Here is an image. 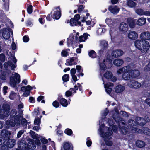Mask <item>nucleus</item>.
<instances>
[{
    "mask_svg": "<svg viewBox=\"0 0 150 150\" xmlns=\"http://www.w3.org/2000/svg\"><path fill=\"white\" fill-rule=\"evenodd\" d=\"M136 47L142 53H145L149 49L150 45L149 42L144 40H137L134 42Z\"/></svg>",
    "mask_w": 150,
    "mask_h": 150,
    "instance_id": "nucleus-1",
    "label": "nucleus"
},
{
    "mask_svg": "<svg viewBox=\"0 0 150 150\" xmlns=\"http://www.w3.org/2000/svg\"><path fill=\"white\" fill-rule=\"evenodd\" d=\"M4 131H4V132H6V134H5L6 135L5 136H4V140L2 142L3 143H2V144H4L6 142V144L10 148H12L15 144L16 141L15 139H10L11 135V134L10 131L6 129H4Z\"/></svg>",
    "mask_w": 150,
    "mask_h": 150,
    "instance_id": "nucleus-2",
    "label": "nucleus"
},
{
    "mask_svg": "<svg viewBox=\"0 0 150 150\" xmlns=\"http://www.w3.org/2000/svg\"><path fill=\"white\" fill-rule=\"evenodd\" d=\"M4 66L5 69V70L3 71L1 70V74L0 76V79L3 80H6V76H9L11 75V72L10 70L8 69V62H5L4 64Z\"/></svg>",
    "mask_w": 150,
    "mask_h": 150,
    "instance_id": "nucleus-3",
    "label": "nucleus"
},
{
    "mask_svg": "<svg viewBox=\"0 0 150 150\" xmlns=\"http://www.w3.org/2000/svg\"><path fill=\"white\" fill-rule=\"evenodd\" d=\"M18 116L16 117L15 119H11L9 120H7L6 122V126L5 127L7 129H9L11 127H14L16 124L20 125L21 121V119L19 118Z\"/></svg>",
    "mask_w": 150,
    "mask_h": 150,
    "instance_id": "nucleus-4",
    "label": "nucleus"
},
{
    "mask_svg": "<svg viewBox=\"0 0 150 150\" xmlns=\"http://www.w3.org/2000/svg\"><path fill=\"white\" fill-rule=\"evenodd\" d=\"M20 75L18 73H15L14 76H11L10 77V84L13 87H16L17 84L19 83L20 81Z\"/></svg>",
    "mask_w": 150,
    "mask_h": 150,
    "instance_id": "nucleus-5",
    "label": "nucleus"
},
{
    "mask_svg": "<svg viewBox=\"0 0 150 150\" xmlns=\"http://www.w3.org/2000/svg\"><path fill=\"white\" fill-rule=\"evenodd\" d=\"M2 108L3 112L0 111V115L3 118L8 117L9 115V112L10 110V106L8 104H4L3 105Z\"/></svg>",
    "mask_w": 150,
    "mask_h": 150,
    "instance_id": "nucleus-6",
    "label": "nucleus"
},
{
    "mask_svg": "<svg viewBox=\"0 0 150 150\" xmlns=\"http://www.w3.org/2000/svg\"><path fill=\"white\" fill-rule=\"evenodd\" d=\"M2 36L3 38L5 40H8L10 37V33L13 34V32L11 29L8 28L6 29L4 28L1 30Z\"/></svg>",
    "mask_w": 150,
    "mask_h": 150,
    "instance_id": "nucleus-7",
    "label": "nucleus"
},
{
    "mask_svg": "<svg viewBox=\"0 0 150 150\" xmlns=\"http://www.w3.org/2000/svg\"><path fill=\"white\" fill-rule=\"evenodd\" d=\"M129 66H125L124 67V72L122 75V78L125 80H128L132 79L130 69L128 68Z\"/></svg>",
    "mask_w": 150,
    "mask_h": 150,
    "instance_id": "nucleus-8",
    "label": "nucleus"
},
{
    "mask_svg": "<svg viewBox=\"0 0 150 150\" xmlns=\"http://www.w3.org/2000/svg\"><path fill=\"white\" fill-rule=\"evenodd\" d=\"M57 100L60 105L63 107H66L68 105L67 100L63 98L62 95H59L57 98Z\"/></svg>",
    "mask_w": 150,
    "mask_h": 150,
    "instance_id": "nucleus-9",
    "label": "nucleus"
},
{
    "mask_svg": "<svg viewBox=\"0 0 150 150\" xmlns=\"http://www.w3.org/2000/svg\"><path fill=\"white\" fill-rule=\"evenodd\" d=\"M18 147L21 149L25 150L27 149V144L25 140L19 141L18 142Z\"/></svg>",
    "mask_w": 150,
    "mask_h": 150,
    "instance_id": "nucleus-10",
    "label": "nucleus"
},
{
    "mask_svg": "<svg viewBox=\"0 0 150 150\" xmlns=\"http://www.w3.org/2000/svg\"><path fill=\"white\" fill-rule=\"evenodd\" d=\"M17 111L15 109H11L10 112H9V114L10 115V118L14 119L16 118V117L18 116L19 118L21 119V116L20 115L18 114L17 115Z\"/></svg>",
    "mask_w": 150,
    "mask_h": 150,
    "instance_id": "nucleus-11",
    "label": "nucleus"
},
{
    "mask_svg": "<svg viewBox=\"0 0 150 150\" xmlns=\"http://www.w3.org/2000/svg\"><path fill=\"white\" fill-rule=\"evenodd\" d=\"M135 120L136 121L137 125L143 126L145 124L147 121L143 117H136Z\"/></svg>",
    "mask_w": 150,
    "mask_h": 150,
    "instance_id": "nucleus-12",
    "label": "nucleus"
},
{
    "mask_svg": "<svg viewBox=\"0 0 150 150\" xmlns=\"http://www.w3.org/2000/svg\"><path fill=\"white\" fill-rule=\"evenodd\" d=\"M61 11L58 10L55 11L54 13L51 11L50 13L51 17L55 19H59L61 16Z\"/></svg>",
    "mask_w": 150,
    "mask_h": 150,
    "instance_id": "nucleus-13",
    "label": "nucleus"
},
{
    "mask_svg": "<svg viewBox=\"0 0 150 150\" xmlns=\"http://www.w3.org/2000/svg\"><path fill=\"white\" fill-rule=\"evenodd\" d=\"M123 54V51L120 49L116 50H114L111 53L113 57L117 58L122 56Z\"/></svg>",
    "mask_w": 150,
    "mask_h": 150,
    "instance_id": "nucleus-14",
    "label": "nucleus"
},
{
    "mask_svg": "<svg viewBox=\"0 0 150 150\" xmlns=\"http://www.w3.org/2000/svg\"><path fill=\"white\" fill-rule=\"evenodd\" d=\"M105 60L106 62H108L110 63L112 62V61L108 58H107L106 59H104L103 62H100L99 66L100 67V69L102 71H104L106 69V66L105 63Z\"/></svg>",
    "mask_w": 150,
    "mask_h": 150,
    "instance_id": "nucleus-15",
    "label": "nucleus"
},
{
    "mask_svg": "<svg viewBox=\"0 0 150 150\" xmlns=\"http://www.w3.org/2000/svg\"><path fill=\"white\" fill-rule=\"evenodd\" d=\"M140 38L142 40H149L150 39V33L149 32H144L142 33L140 36Z\"/></svg>",
    "mask_w": 150,
    "mask_h": 150,
    "instance_id": "nucleus-16",
    "label": "nucleus"
},
{
    "mask_svg": "<svg viewBox=\"0 0 150 150\" xmlns=\"http://www.w3.org/2000/svg\"><path fill=\"white\" fill-rule=\"evenodd\" d=\"M130 86L132 88H138L141 86V84L135 80H132L130 81Z\"/></svg>",
    "mask_w": 150,
    "mask_h": 150,
    "instance_id": "nucleus-17",
    "label": "nucleus"
},
{
    "mask_svg": "<svg viewBox=\"0 0 150 150\" xmlns=\"http://www.w3.org/2000/svg\"><path fill=\"white\" fill-rule=\"evenodd\" d=\"M120 30L124 33L126 32L128 30V25L124 22L121 23L119 26Z\"/></svg>",
    "mask_w": 150,
    "mask_h": 150,
    "instance_id": "nucleus-18",
    "label": "nucleus"
},
{
    "mask_svg": "<svg viewBox=\"0 0 150 150\" xmlns=\"http://www.w3.org/2000/svg\"><path fill=\"white\" fill-rule=\"evenodd\" d=\"M128 36L130 39L134 40L138 38V35L135 31H130L128 34Z\"/></svg>",
    "mask_w": 150,
    "mask_h": 150,
    "instance_id": "nucleus-19",
    "label": "nucleus"
},
{
    "mask_svg": "<svg viewBox=\"0 0 150 150\" xmlns=\"http://www.w3.org/2000/svg\"><path fill=\"white\" fill-rule=\"evenodd\" d=\"M27 147L29 149H35L36 147L35 141L33 139H31L27 144Z\"/></svg>",
    "mask_w": 150,
    "mask_h": 150,
    "instance_id": "nucleus-20",
    "label": "nucleus"
},
{
    "mask_svg": "<svg viewBox=\"0 0 150 150\" xmlns=\"http://www.w3.org/2000/svg\"><path fill=\"white\" fill-rule=\"evenodd\" d=\"M108 10L112 13L113 14H117L119 11V8L116 6L114 7L111 6L109 7Z\"/></svg>",
    "mask_w": 150,
    "mask_h": 150,
    "instance_id": "nucleus-21",
    "label": "nucleus"
},
{
    "mask_svg": "<svg viewBox=\"0 0 150 150\" xmlns=\"http://www.w3.org/2000/svg\"><path fill=\"white\" fill-rule=\"evenodd\" d=\"M63 148L64 150H73V146L71 143L67 142L64 143Z\"/></svg>",
    "mask_w": 150,
    "mask_h": 150,
    "instance_id": "nucleus-22",
    "label": "nucleus"
},
{
    "mask_svg": "<svg viewBox=\"0 0 150 150\" xmlns=\"http://www.w3.org/2000/svg\"><path fill=\"white\" fill-rule=\"evenodd\" d=\"M137 122L136 121H135L132 119H129L128 120V123L129 126L132 129H132H134V127H137Z\"/></svg>",
    "mask_w": 150,
    "mask_h": 150,
    "instance_id": "nucleus-23",
    "label": "nucleus"
},
{
    "mask_svg": "<svg viewBox=\"0 0 150 150\" xmlns=\"http://www.w3.org/2000/svg\"><path fill=\"white\" fill-rule=\"evenodd\" d=\"M132 75V78H136L140 74L139 71L137 70L130 69Z\"/></svg>",
    "mask_w": 150,
    "mask_h": 150,
    "instance_id": "nucleus-24",
    "label": "nucleus"
},
{
    "mask_svg": "<svg viewBox=\"0 0 150 150\" xmlns=\"http://www.w3.org/2000/svg\"><path fill=\"white\" fill-rule=\"evenodd\" d=\"M136 145L138 148H142L145 146V143L143 141L138 140L136 142Z\"/></svg>",
    "mask_w": 150,
    "mask_h": 150,
    "instance_id": "nucleus-25",
    "label": "nucleus"
},
{
    "mask_svg": "<svg viewBox=\"0 0 150 150\" xmlns=\"http://www.w3.org/2000/svg\"><path fill=\"white\" fill-rule=\"evenodd\" d=\"M125 87L121 85L117 86L115 88V91L116 93H121L125 90Z\"/></svg>",
    "mask_w": 150,
    "mask_h": 150,
    "instance_id": "nucleus-26",
    "label": "nucleus"
},
{
    "mask_svg": "<svg viewBox=\"0 0 150 150\" xmlns=\"http://www.w3.org/2000/svg\"><path fill=\"white\" fill-rule=\"evenodd\" d=\"M124 63L123 60L121 59H117L114 60L113 63L115 65L117 66H120Z\"/></svg>",
    "mask_w": 150,
    "mask_h": 150,
    "instance_id": "nucleus-27",
    "label": "nucleus"
},
{
    "mask_svg": "<svg viewBox=\"0 0 150 150\" xmlns=\"http://www.w3.org/2000/svg\"><path fill=\"white\" fill-rule=\"evenodd\" d=\"M146 19L144 18H141L137 20V23L139 25H143L146 23Z\"/></svg>",
    "mask_w": 150,
    "mask_h": 150,
    "instance_id": "nucleus-28",
    "label": "nucleus"
},
{
    "mask_svg": "<svg viewBox=\"0 0 150 150\" xmlns=\"http://www.w3.org/2000/svg\"><path fill=\"white\" fill-rule=\"evenodd\" d=\"M113 76V74L111 72L108 71L104 74V77L107 79H111Z\"/></svg>",
    "mask_w": 150,
    "mask_h": 150,
    "instance_id": "nucleus-29",
    "label": "nucleus"
},
{
    "mask_svg": "<svg viewBox=\"0 0 150 150\" xmlns=\"http://www.w3.org/2000/svg\"><path fill=\"white\" fill-rule=\"evenodd\" d=\"M30 133L31 135V137L33 139L40 138L41 137L40 135H38L37 134H36L35 132L32 130L30 131Z\"/></svg>",
    "mask_w": 150,
    "mask_h": 150,
    "instance_id": "nucleus-30",
    "label": "nucleus"
},
{
    "mask_svg": "<svg viewBox=\"0 0 150 150\" xmlns=\"http://www.w3.org/2000/svg\"><path fill=\"white\" fill-rule=\"evenodd\" d=\"M4 131L6 132V131H4V129L2 130L1 133V136L0 137V145L2 144V142L4 140V136H5V134H6V132H4Z\"/></svg>",
    "mask_w": 150,
    "mask_h": 150,
    "instance_id": "nucleus-31",
    "label": "nucleus"
},
{
    "mask_svg": "<svg viewBox=\"0 0 150 150\" xmlns=\"http://www.w3.org/2000/svg\"><path fill=\"white\" fill-rule=\"evenodd\" d=\"M127 22L130 28H134L135 25V23L134 21L132 19H128Z\"/></svg>",
    "mask_w": 150,
    "mask_h": 150,
    "instance_id": "nucleus-32",
    "label": "nucleus"
},
{
    "mask_svg": "<svg viewBox=\"0 0 150 150\" xmlns=\"http://www.w3.org/2000/svg\"><path fill=\"white\" fill-rule=\"evenodd\" d=\"M127 4L129 7L133 8L135 7L137 4L132 0H129L127 2Z\"/></svg>",
    "mask_w": 150,
    "mask_h": 150,
    "instance_id": "nucleus-33",
    "label": "nucleus"
},
{
    "mask_svg": "<svg viewBox=\"0 0 150 150\" xmlns=\"http://www.w3.org/2000/svg\"><path fill=\"white\" fill-rule=\"evenodd\" d=\"M74 38V37L73 35L71 37H69V38H67V42L68 46L70 45H73Z\"/></svg>",
    "mask_w": 150,
    "mask_h": 150,
    "instance_id": "nucleus-34",
    "label": "nucleus"
},
{
    "mask_svg": "<svg viewBox=\"0 0 150 150\" xmlns=\"http://www.w3.org/2000/svg\"><path fill=\"white\" fill-rule=\"evenodd\" d=\"M74 60L71 57L70 59H67L66 60V63L65 64L66 66H71L74 65Z\"/></svg>",
    "mask_w": 150,
    "mask_h": 150,
    "instance_id": "nucleus-35",
    "label": "nucleus"
},
{
    "mask_svg": "<svg viewBox=\"0 0 150 150\" xmlns=\"http://www.w3.org/2000/svg\"><path fill=\"white\" fill-rule=\"evenodd\" d=\"M132 132L135 133H140L142 134L143 133V128L142 129H138L137 128V127H134V129H132Z\"/></svg>",
    "mask_w": 150,
    "mask_h": 150,
    "instance_id": "nucleus-36",
    "label": "nucleus"
},
{
    "mask_svg": "<svg viewBox=\"0 0 150 150\" xmlns=\"http://www.w3.org/2000/svg\"><path fill=\"white\" fill-rule=\"evenodd\" d=\"M42 117V116L41 115L40 116V118H39L38 117H36L34 121V124L35 125L40 126L41 123L40 119Z\"/></svg>",
    "mask_w": 150,
    "mask_h": 150,
    "instance_id": "nucleus-37",
    "label": "nucleus"
},
{
    "mask_svg": "<svg viewBox=\"0 0 150 150\" xmlns=\"http://www.w3.org/2000/svg\"><path fill=\"white\" fill-rule=\"evenodd\" d=\"M32 87L30 85H27L26 86H23L21 88V90L22 91H29L30 92L31 91L32 89Z\"/></svg>",
    "mask_w": 150,
    "mask_h": 150,
    "instance_id": "nucleus-38",
    "label": "nucleus"
},
{
    "mask_svg": "<svg viewBox=\"0 0 150 150\" xmlns=\"http://www.w3.org/2000/svg\"><path fill=\"white\" fill-rule=\"evenodd\" d=\"M143 133L144 134L150 136V129L148 127H143Z\"/></svg>",
    "mask_w": 150,
    "mask_h": 150,
    "instance_id": "nucleus-39",
    "label": "nucleus"
},
{
    "mask_svg": "<svg viewBox=\"0 0 150 150\" xmlns=\"http://www.w3.org/2000/svg\"><path fill=\"white\" fill-rule=\"evenodd\" d=\"M102 133L104 134V136L106 137L108 136L112 135V132L110 128H108L107 132H105V134H104V133L103 132H102Z\"/></svg>",
    "mask_w": 150,
    "mask_h": 150,
    "instance_id": "nucleus-40",
    "label": "nucleus"
},
{
    "mask_svg": "<svg viewBox=\"0 0 150 150\" xmlns=\"http://www.w3.org/2000/svg\"><path fill=\"white\" fill-rule=\"evenodd\" d=\"M88 55L92 58H95L96 57V54L93 50H91L88 53Z\"/></svg>",
    "mask_w": 150,
    "mask_h": 150,
    "instance_id": "nucleus-41",
    "label": "nucleus"
},
{
    "mask_svg": "<svg viewBox=\"0 0 150 150\" xmlns=\"http://www.w3.org/2000/svg\"><path fill=\"white\" fill-rule=\"evenodd\" d=\"M8 66L11 67V69L12 70H14V69L16 67V64H13L12 62L10 61H8L7 62Z\"/></svg>",
    "mask_w": 150,
    "mask_h": 150,
    "instance_id": "nucleus-42",
    "label": "nucleus"
},
{
    "mask_svg": "<svg viewBox=\"0 0 150 150\" xmlns=\"http://www.w3.org/2000/svg\"><path fill=\"white\" fill-rule=\"evenodd\" d=\"M64 133L67 135L71 136L73 134V131L71 129L67 128L65 130Z\"/></svg>",
    "mask_w": 150,
    "mask_h": 150,
    "instance_id": "nucleus-43",
    "label": "nucleus"
},
{
    "mask_svg": "<svg viewBox=\"0 0 150 150\" xmlns=\"http://www.w3.org/2000/svg\"><path fill=\"white\" fill-rule=\"evenodd\" d=\"M69 76L67 74H65L62 77V79L64 82H67L69 81Z\"/></svg>",
    "mask_w": 150,
    "mask_h": 150,
    "instance_id": "nucleus-44",
    "label": "nucleus"
},
{
    "mask_svg": "<svg viewBox=\"0 0 150 150\" xmlns=\"http://www.w3.org/2000/svg\"><path fill=\"white\" fill-rule=\"evenodd\" d=\"M80 18V16L79 14H75L74 18H71V20H73L74 23H75V21H79Z\"/></svg>",
    "mask_w": 150,
    "mask_h": 150,
    "instance_id": "nucleus-45",
    "label": "nucleus"
},
{
    "mask_svg": "<svg viewBox=\"0 0 150 150\" xmlns=\"http://www.w3.org/2000/svg\"><path fill=\"white\" fill-rule=\"evenodd\" d=\"M69 49H67L66 50H63L61 53V56L63 57H67L68 55V51H69Z\"/></svg>",
    "mask_w": 150,
    "mask_h": 150,
    "instance_id": "nucleus-46",
    "label": "nucleus"
},
{
    "mask_svg": "<svg viewBox=\"0 0 150 150\" xmlns=\"http://www.w3.org/2000/svg\"><path fill=\"white\" fill-rule=\"evenodd\" d=\"M136 12L137 14L140 15H142L144 14V11L141 8L137 9L136 11Z\"/></svg>",
    "mask_w": 150,
    "mask_h": 150,
    "instance_id": "nucleus-47",
    "label": "nucleus"
},
{
    "mask_svg": "<svg viewBox=\"0 0 150 150\" xmlns=\"http://www.w3.org/2000/svg\"><path fill=\"white\" fill-rule=\"evenodd\" d=\"M101 43L102 46V47L105 50L108 48V42L107 41H102Z\"/></svg>",
    "mask_w": 150,
    "mask_h": 150,
    "instance_id": "nucleus-48",
    "label": "nucleus"
},
{
    "mask_svg": "<svg viewBox=\"0 0 150 150\" xmlns=\"http://www.w3.org/2000/svg\"><path fill=\"white\" fill-rule=\"evenodd\" d=\"M121 131V133L123 135H126L128 133V131L127 130V128H126L125 127H122L120 128Z\"/></svg>",
    "mask_w": 150,
    "mask_h": 150,
    "instance_id": "nucleus-49",
    "label": "nucleus"
},
{
    "mask_svg": "<svg viewBox=\"0 0 150 150\" xmlns=\"http://www.w3.org/2000/svg\"><path fill=\"white\" fill-rule=\"evenodd\" d=\"M74 57H71L74 60V65H76L77 64V62L78 61V57L77 54L75 53H74Z\"/></svg>",
    "mask_w": 150,
    "mask_h": 150,
    "instance_id": "nucleus-50",
    "label": "nucleus"
},
{
    "mask_svg": "<svg viewBox=\"0 0 150 150\" xmlns=\"http://www.w3.org/2000/svg\"><path fill=\"white\" fill-rule=\"evenodd\" d=\"M69 90L67 91L65 93V96L66 97H69L70 96H73L72 91H70Z\"/></svg>",
    "mask_w": 150,
    "mask_h": 150,
    "instance_id": "nucleus-51",
    "label": "nucleus"
},
{
    "mask_svg": "<svg viewBox=\"0 0 150 150\" xmlns=\"http://www.w3.org/2000/svg\"><path fill=\"white\" fill-rule=\"evenodd\" d=\"M60 104L59 102L57 101V100L53 101L52 103L53 106L56 108L59 107L60 106Z\"/></svg>",
    "mask_w": 150,
    "mask_h": 150,
    "instance_id": "nucleus-52",
    "label": "nucleus"
},
{
    "mask_svg": "<svg viewBox=\"0 0 150 150\" xmlns=\"http://www.w3.org/2000/svg\"><path fill=\"white\" fill-rule=\"evenodd\" d=\"M76 69L77 72L79 73L83 72V69L82 67L80 65H76Z\"/></svg>",
    "mask_w": 150,
    "mask_h": 150,
    "instance_id": "nucleus-53",
    "label": "nucleus"
},
{
    "mask_svg": "<svg viewBox=\"0 0 150 150\" xmlns=\"http://www.w3.org/2000/svg\"><path fill=\"white\" fill-rule=\"evenodd\" d=\"M27 12L29 14H31L33 12V6L29 5L27 8Z\"/></svg>",
    "mask_w": 150,
    "mask_h": 150,
    "instance_id": "nucleus-54",
    "label": "nucleus"
},
{
    "mask_svg": "<svg viewBox=\"0 0 150 150\" xmlns=\"http://www.w3.org/2000/svg\"><path fill=\"white\" fill-rule=\"evenodd\" d=\"M38 109H35L34 111L32 112V114L33 115L38 116L40 113L39 111V107H38Z\"/></svg>",
    "mask_w": 150,
    "mask_h": 150,
    "instance_id": "nucleus-55",
    "label": "nucleus"
},
{
    "mask_svg": "<svg viewBox=\"0 0 150 150\" xmlns=\"http://www.w3.org/2000/svg\"><path fill=\"white\" fill-rule=\"evenodd\" d=\"M5 60V56L4 53H1L0 54V61L2 62H4Z\"/></svg>",
    "mask_w": 150,
    "mask_h": 150,
    "instance_id": "nucleus-56",
    "label": "nucleus"
},
{
    "mask_svg": "<svg viewBox=\"0 0 150 150\" xmlns=\"http://www.w3.org/2000/svg\"><path fill=\"white\" fill-rule=\"evenodd\" d=\"M9 147L6 144H4L2 145L0 148L1 150H9Z\"/></svg>",
    "mask_w": 150,
    "mask_h": 150,
    "instance_id": "nucleus-57",
    "label": "nucleus"
},
{
    "mask_svg": "<svg viewBox=\"0 0 150 150\" xmlns=\"http://www.w3.org/2000/svg\"><path fill=\"white\" fill-rule=\"evenodd\" d=\"M28 124L27 120L25 118H22L21 121V124L23 126H27Z\"/></svg>",
    "mask_w": 150,
    "mask_h": 150,
    "instance_id": "nucleus-58",
    "label": "nucleus"
},
{
    "mask_svg": "<svg viewBox=\"0 0 150 150\" xmlns=\"http://www.w3.org/2000/svg\"><path fill=\"white\" fill-rule=\"evenodd\" d=\"M87 141L86 144L88 147H89L91 146L92 142L91 140L90 139L89 137H88L87 138Z\"/></svg>",
    "mask_w": 150,
    "mask_h": 150,
    "instance_id": "nucleus-59",
    "label": "nucleus"
},
{
    "mask_svg": "<svg viewBox=\"0 0 150 150\" xmlns=\"http://www.w3.org/2000/svg\"><path fill=\"white\" fill-rule=\"evenodd\" d=\"M40 140L42 143L43 144H46L48 143V140L44 137H42L41 138Z\"/></svg>",
    "mask_w": 150,
    "mask_h": 150,
    "instance_id": "nucleus-60",
    "label": "nucleus"
},
{
    "mask_svg": "<svg viewBox=\"0 0 150 150\" xmlns=\"http://www.w3.org/2000/svg\"><path fill=\"white\" fill-rule=\"evenodd\" d=\"M105 22L108 25H111L112 23V20L109 18H106L105 20Z\"/></svg>",
    "mask_w": 150,
    "mask_h": 150,
    "instance_id": "nucleus-61",
    "label": "nucleus"
},
{
    "mask_svg": "<svg viewBox=\"0 0 150 150\" xmlns=\"http://www.w3.org/2000/svg\"><path fill=\"white\" fill-rule=\"evenodd\" d=\"M105 142L106 145L108 146H112L113 144L112 142L110 140H105Z\"/></svg>",
    "mask_w": 150,
    "mask_h": 150,
    "instance_id": "nucleus-62",
    "label": "nucleus"
},
{
    "mask_svg": "<svg viewBox=\"0 0 150 150\" xmlns=\"http://www.w3.org/2000/svg\"><path fill=\"white\" fill-rule=\"evenodd\" d=\"M33 24L31 21L30 19H28L26 21V25L28 27H31L33 25Z\"/></svg>",
    "mask_w": 150,
    "mask_h": 150,
    "instance_id": "nucleus-63",
    "label": "nucleus"
},
{
    "mask_svg": "<svg viewBox=\"0 0 150 150\" xmlns=\"http://www.w3.org/2000/svg\"><path fill=\"white\" fill-rule=\"evenodd\" d=\"M145 71H150V62H149L148 64L146 65L144 68Z\"/></svg>",
    "mask_w": 150,
    "mask_h": 150,
    "instance_id": "nucleus-64",
    "label": "nucleus"
}]
</instances>
